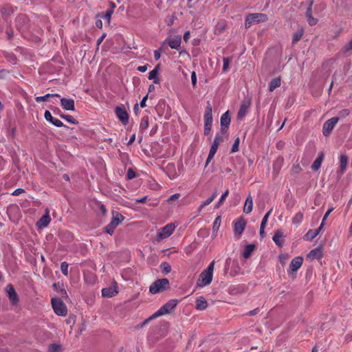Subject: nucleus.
Segmentation results:
<instances>
[{
    "instance_id": "41",
    "label": "nucleus",
    "mask_w": 352,
    "mask_h": 352,
    "mask_svg": "<svg viewBox=\"0 0 352 352\" xmlns=\"http://www.w3.org/2000/svg\"><path fill=\"white\" fill-rule=\"evenodd\" d=\"M229 194V190L227 189L221 195V198L219 199L217 204L216 205V208H219L225 201L226 197H228Z\"/></svg>"
},
{
    "instance_id": "60",
    "label": "nucleus",
    "mask_w": 352,
    "mask_h": 352,
    "mask_svg": "<svg viewBox=\"0 0 352 352\" xmlns=\"http://www.w3.org/2000/svg\"><path fill=\"white\" fill-rule=\"evenodd\" d=\"M148 65H144L142 66H139L137 68V70L140 72H145L148 69Z\"/></svg>"
},
{
    "instance_id": "63",
    "label": "nucleus",
    "mask_w": 352,
    "mask_h": 352,
    "mask_svg": "<svg viewBox=\"0 0 352 352\" xmlns=\"http://www.w3.org/2000/svg\"><path fill=\"white\" fill-rule=\"evenodd\" d=\"M148 99V94H146L144 97H143L142 100H141L140 102V107H146V102Z\"/></svg>"
},
{
    "instance_id": "32",
    "label": "nucleus",
    "mask_w": 352,
    "mask_h": 352,
    "mask_svg": "<svg viewBox=\"0 0 352 352\" xmlns=\"http://www.w3.org/2000/svg\"><path fill=\"white\" fill-rule=\"evenodd\" d=\"M113 10H108L104 13L102 12L100 14H98L97 16L102 17L104 19H106L108 22V23H110L111 15L113 14Z\"/></svg>"
},
{
    "instance_id": "56",
    "label": "nucleus",
    "mask_w": 352,
    "mask_h": 352,
    "mask_svg": "<svg viewBox=\"0 0 352 352\" xmlns=\"http://www.w3.org/2000/svg\"><path fill=\"white\" fill-rule=\"evenodd\" d=\"M6 33L7 34L8 39L11 41L14 36V32L12 28H7Z\"/></svg>"
},
{
    "instance_id": "22",
    "label": "nucleus",
    "mask_w": 352,
    "mask_h": 352,
    "mask_svg": "<svg viewBox=\"0 0 352 352\" xmlns=\"http://www.w3.org/2000/svg\"><path fill=\"white\" fill-rule=\"evenodd\" d=\"M160 65L158 64L155 67V68L151 71L148 74V79L153 80V82L155 84H159L160 83V79L158 78L157 76L159 74V70H160Z\"/></svg>"
},
{
    "instance_id": "38",
    "label": "nucleus",
    "mask_w": 352,
    "mask_h": 352,
    "mask_svg": "<svg viewBox=\"0 0 352 352\" xmlns=\"http://www.w3.org/2000/svg\"><path fill=\"white\" fill-rule=\"evenodd\" d=\"M217 190H214L212 195L210 197H208L204 202L202 203L204 206H206L209 205L210 203H212L217 196Z\"/></svg>"
},
{
    "instance_id": "51",
    "label": "nucleus",
    "mask_w": 352,
    "mask_h": 352,
    "mask_svg": "<svg viewBox=\"0 0 352 352\" xmlns=\"http://www.w3.org/2000/svg\"><path fill=\"white\" fill-rule=\"evenodd\" d=\"M60 348V346L57 344H51L49 346L50 352H58Z\"/></svg>"
},
{
    "instance_id": "54",
    "label": "nucleus",
    "mask_w": 352,
    "mask_h": 352,
    "mask_svg": "<svg viewBox=\"0 0 352 352\" xmlns=\"http://www.w3.org/2000/svg\"><path fill=\"white\" fill-rule=\"evenodd\" d=\"M51 123L57 127H67L60 120L56 118H54Z\"/></svg>"
},
{
    "instance_id": "47",
    "label": "nucleus",
    "mask_w": 352,
    "mask_h": 352,
    "mask_svg": "<svg viewBox=\"0 0 352 352\" xmlns=\"http://www.w3.org/2000/svg\"><path fill=\"white\" fill-rule=\"evenodd\" d=\"M273 209L271 208L263 217V219H262V221H261V226H263V227H265L266 226V223L267 222V219L269 218V216L270 215V214L272 213Z\"/></svg>"
},
{
    "instance_id": "2",
    "label": "nucleus",
    "mask_w": 352,
    "mask_h": 352,
    "mask_svg": "<svg viewBox=\"0 0 352 352\" xmlns=\"http://www.w3.org/2000/svg\"><path fill=\"white\" fill-rule=\"evenodd\" d=\"M169 287L170 283L167 278L157 279L151 285L149 292L153 294H155L165 291L169 289Z\"/></svg>"
},
{
    "instance_id": "40",
    "label": "nucleus",
    "mask_w": 352,
    "mask_h": 352,
    "mask_svg": "<svg viewBox=\"0 0 352 352\" xmlns=\"http://www.w3.org/2000/svg\"><path fill=\"white\" fill-rule=\"evenodd\" d=\"M221 218L220 216H218L214 223H213V227H212V230H213V232H215V231H217L220 227V225H221Z\"/></svg>"
},
{
    "instance_id": "43",
    "label": "nucleus",
    "mask_w": 352,
    "mask_h": 352,
    "mask_svg": "<svg viewBox=\"0 0 352 352\" xmlns=\"http://www.w3.org/2000/svg\"><path fill=\"white\" fill-rule=\"evenodd\" d=\"M60 270H61V272L62 273L67 276H68V264L67 262L64 261V262H62L61 264H60Z\"/></svg>"
},
{
    "instance_id": "24",
    "label": "nucleus",
    "mask_w": 352,
    "mask_h": 352,
    "mask_svg": "<svg viewBox=\"0 0 352 352\" xmlns=\"http://www.w3.org/2000/svg\"><path fill=\"white\" fill-rule=\"evenodd\" d=\"M253 208V199L250 195L246 198L245 205L243 207V212L246 214H249L252 211Z\"/></svg>"
},
{
    "instance_id": "53",
    "label": "nucleus",
    "mask_w": 352,
    "mask_h": 352,
    "mask_svg": "<svg viewBox=\"0 0 352 352\" xmlns=\"http://www.w3.org/2000/svg\"><path fill=\"white\" fill-rule=\"evenodd\" d=\"M136 177V173L132 168H129L126 173V177L128 179H132Z\"/></svg>"
},
{
    "instance_id": "44",
    "label": "nucleus",
    "mask_w": 352,
    "mask_h": 352,
    "mask_svg": "<svg viewBox=\"0 0 352 352\" xmlns=\"http://www.w3.org/2000/svg\"><path fill=\"white\" fill-rule=\"evenodd\" d=\"M230 58L229 57H223V71L224 72H227L228 71V66H229V64L230 63Z\"/></svg>"
},
{
    "instance_id": "37",
    "label": "nucleus",
    "mask_w": 352,
    "mask_h": 352,
    "mask_svg": "<svg viewBox=\"0 0 352 352\" xmlns=\"http://www.w3.org/2000/svg\"><path fill=\"white\" fill-rule=\"evenodd\" d=\"M303 219V214L301 212H299L296 214L292 219V223L294 224H299Z\"/></svg>"
},
{
    "instance_id": "3",
    "label": "nucleus",
    "mask_w": 352,
    "mask_h": 352,
    "mask_svg": "<svg viewBox=\"0 0 352 352\" xmlns=\"http://www.w3.org/2000/svg\"><path fill=\"white\" fill-rule=\"evenodd\" d=\"M267 20V16L262 13L249 14L245 21V28H249L253 23L265 22Z\"/></svg>"
},
{
    "instance_id": "21",
    "label": "nucleus",
    "mask_w": 352,
    "mask_h": 352,
    "mask_svg": "<svg viewBox=\"0 0 352 352\" xmlns=\"http://www.w3.org/2000/svg\"><path fill=\"white\" fill-rule=\"evenodd\" d=\"M124 217L116 211H113V217L111 221V223L114 226L117 227L123 220Z\"/></svg>"
},
{
    "instance_id": "10",
    "label": "nucleus",
    "mask_w": 352,
    "mask_h": 352,
    "mask_svg": "<svg viewBox=\"0 0 352 352\" xmlns=\"http://www.w3.org/2000/svg\"><path fill=\"white\" fill-rule=\"evenodd\" d=\"M175 226L173 223H169L165 226L162 231L159 232L157 235V240H162L166 238H168L170 236L174 231Z\"/></svg>"
},
{
    "instance_id": "4",
    "label": "nucleus",
    "mask_w": 352,
    "mask_h": 352,
    "mask_svg": "<svg viewBox=\"0 0 352 352\" xmlns=\"http://www.w3.org/2000/svg\"><path fill=\"white\" fill-rule=\"evenodd\" d=\"M178 303L177 299H172L161 307L155 314L154 317H160L170 314L175 308Z\"/></svg>"
},
{
    "instance_id": "31",
    "label": "nucleus",
    "mask_w": 352,
    "mask_h": 352,
    "mask_svg": "<svg viewBox=\"0 0 352 352\" xmlns=\"http://www.w3.org/2000/svg\"><path fill=\"white\" fill-rule=\"evenodd\" d=\"M348 163V157L346 155H340V173H343L345 171Z\"/></svg>"
},
{
    "instance_id": "12",
    "label": "nucleus",
    "mask_w": 352,
    "mask_h": 352,
    "mask_svg": "<svg viewBox=\"0 0 352 352\" xmlns=\"http://www.w3.org/2000/svg\"><path fill=\"white\" fill-rule=\"evenodd\" d=\"M6 292L8 293V296L9 299L12 305H16L19 302V296L14 288V287L9 284L6 286Z\"/></svg>"
},
{
    "instance_id": "57",
    "label": "nucleus",
    "mask_w": 352,
    "mask_h": 352,
    "mask_svg": "<svg viewBox=\"0 0 352 352\" xmlns=\"http://www.w3.org/2000/svg\"><path fill=\"white\" fill-rule=\"evenodd\" d=\"M215 152H212L210 150L208 156L207 157L206 162V166L210 163V162L212 160L215 155Z\"/></svg>"
},
{
    "instance_id": "33",
    "label": "nucleus",
    "mask_w": 352,
    "mask_h": 352,
    "mask_svg": "<svg viewBox=\"0 0 352 352\" xmlns=\"http://www.w3.org/2000/svg\"><path fill=\"white\" fill-rule=\"evenodd\" d=\"M50 97H60V95L58 94H47L43 96H38L35 98V100L37 102H41L43 101L47 100V99Z\"/></svg>"
},
{
    "instance_id": "48",
    "label": "nucleus",
    "mask_w": 352,
    "mask_h": 352,
    "mask_svg": "<svg viewBox=\"0 0 352 352\" xmlns=\"http://www.w3.org/2000/svg\"><path fill=\"white\" fill-rule=\"evenodd\" d=\"M16 21L17 23H26L28 22V17L24 14H20L16 17Z\"/></svg>"
},
{
    "instance_id": "26",
    "label": "nucleus",
    "mask_w": 352,
    "mask_h": 352,
    "mask_svg": "<svg viewBox=\"0 0 352 352\" xmlns=\"http://www.w3.org/2000/svg\"><path fill=\"white\" fill-rule=\"evenodd\" d=\"M250 107L249 103L243 102L240 106L239 110L237 113V118L242 119L247 113L248 108Z\"/></svg>"
},
{
    "instance_id": "23",
    "label": "nucleus",
    "mask_w": 352,
    "mask_h": 352,
    "mask_svg": "<svg viewBox=\"0 0 352 352\" xmlns=\"http://www.w3.org/2000/svg\"><path fill=\"white\" fill-rule=\"evenodd\" d=\"M323 160H324V153L320 152L318 154V156L317 157V158L314 160V163L312 164L311 169L314 171L318 170L321 166V164H322Z\"/></svg>"
},
{
    "instance_id": "62",
    "label": "nucleus",
    "mask_w": 352,
    "mask_h": 352,
    "mask_svg": "<svg viewBox=\"0 0 352 352\" xmlns=\"http://www.w3.org/2000/svg\"><path fill=\"white\" fill-rule=\"evenodd\" d=\"M258 311H259V309L256 308L254 310L249 311L247 314L250 316H255L256 314H257L258 313Z\"/></svg>"
},
{
    "instance_id": "27",
    "label": "nucleus",
    "mask_w": 352,
    "mask_h": 352,
    "mask_svg": "<svg viewBox=\"0 0 352 352\" xmlns=\"http://www.w3.org/2000/svg\"><path fill=\"white\" fill-rule=\"evenodd\" d=\"M208 307V302L203 296H199L196 300L195 307L197 310H204Z\"/></svg>"
},
{
    "instance_id": "55",
    "label": "nucleus",
    "mask_w": 352,
    "mask_h": 352,
    "mask_svg": "<svg viewBox=\"0 0 352 352\" xmlns=\"http://www.w3.org/2000/svg\"><path fill=\"white\" fill-rule=\"evenodd\" d=\"M334 210V208L333 207H331L329 208L327 211L326 212V213L324 214L323 218H322V223H324V222L325 221L327 220V217H329V215L331 214V212Z\"/></svg>"
},
{
    "instance_id": "6",
    "label": "nucleus",
    "mask_w": 352,
    "mask_h": 352,
    "mask_svg": "<svg viewBox=\"0 0 352 352\" xmlns=\"http://www.w3.org/2000/svg\"><path fill=\"white\" fill-rule=\"evenodd\" d=\"M302 262L303 258L302 256H297L292 260L287 272L293 276V278L296 277L294 274L301 267Z\"/></svg>"
},
{
    "instance_id": "50",
    "label": "nucleus",
    "mask_w": 352,
    "mask_h": 352,
    "mask_svg": "<svg viewBox=\"0 0 352 352\" xmlns=\"http://www.w3.org/2000/svg\"><path fill=\"white\" fill-rule=\"evenodd\" d=\"M63 119L71 124H77L78 123V122L70 115H66L65 117H63Z\"/></svg>"
},
{
    "instance_id": "11",
    "label": "nucleus",
    "mask_w": 352,
    "mask_h": 352,
    "mask_svg": "<svg viewBox=\"0 0 352 352\" xmlns=\"http://www.w3.org/2000/svg\"><path fill=\"white\" fill-rule=\"evenodd\" d=\"M118 293V286L116 281H113L112 285L102 289V295L103 297L111 298Z\"/></svg>"
},
{
    "instance_id": "16",
    "label": "nucleus",
    "mask_w": 352,
    "mask_h": 352,
    "mask_svg": "<svg viewBox=\"0 0 352 352\" xmlns=\"http://www.w3.org/2000/svg\"><path fill=\"white\" fill-rule=\"evenodd\" d=\"M61 107L67 111H74L75 109L74 100L72 98H63L60 99Z\"/></svg>"
},
{
    "instance_id": "5",
    "label": "nucleus",
    "mask_w": 352,
    "mask_h": 352,
    "mask_svg": "<svg viewBox=\"0 0 352 352\" xmlns=\"http://www.w3.org/2000/svg\"><path fill=\"white\" fill-rule=\"evenodd\" d=\"M51 302L54 312L58 316H65L67 315V309L62 300L58 298H53Z\"/></svg>"
},
{
    "instance_id": "15",
    "label": "nucleus",
    "mask_w": 352,
    "mask_h": 352,
    "mask_svg": "<svg viewBox=\"0 0 352 352\" xmlns=\"http://www.w3.org/2000/svg\"><path fill=\"white\" fill-rule=\"evenodd\" d=\"M182 37L180 36H177L175 38H167L165 40L164 43H166L172 49H175L179 50L181 47Z\"/></svg>"
},
{
    "instance_id": "17",
    "label": "nucleus",
    "mask_w": 352,
    "mask_h": 352,
    "mask_svg": "<svg viewBox=\"0 0 352 352\" xmlns=\"http://www.w3.org/2000/svg\"><path fill=\"white\" fill-rule=\"evenodd\" d=\"M324 223H320V226L318 229L309 230L304 236V239L307 241H312L323 229Z\"/></svg>"
},
{
    "instance_id": "36",
    "label": "nucleus",
    "mask_w": 352,
    "mask_h": 352,
    "mask_svg": "<svg viewBox=\"0 0 352 352\" xmlns=\"http://www.w3.org/2000/svg\"><path fill=\"white\" fill-rule=\"evenodd\" d=\"M160 269L162 270V272L164 274H168L171 271V266L170 264L167 262H163L160 265Z\"/></svg>"
},
{
    "instance_id": "52",
    "label": "nucleus",
    "mask_w": 352,
    "mask_h": 352,
    "mask_svg": "<svg viewBox=\"0 0 352 352\" xmlns=\"http://www.w3.org/2000/svg\"><path fill=\"white\" fill-rule=\"evenodd\" d=\"M44 117L45 118V120L49 122H52L53 121V120L54 119V118L52 116L51 113L50 111L48 110H46L45 111V113H44Z\"/></svg>"
},
{
    "instance_id": "13",
    "label": "nucleus",
    "mask_w": 352,
    "mask_h": 352,
    "mask_svg": "<svg viewBox=\"0 0 352 352\" xmlns=\"http://www.w3.org/2000/svg\"><path fill=\"white\" fill-rule=\"evenodd\" d=\"M313 3H314V0L311 1L309 3V6L307 9V11L305 12V16H306V18L307 19V22L308 23L311 25V26H314L315 25L317 24L318 23V19L313 17L312 16V6H313Z\"/></svg>"
},
{
    "instance_id": "34",
    "label": "nucleus",
    "mask_w": 352,
    "mask_h": 352,
    "mask_svg": "<svg viewBox=\"0 0 352 352\" xmlns=\"http://www.w3.org/2000/svg\"><path fill=\"white\" fill-rule=\"evenodd\" d=\"M304 31L302 29L298 30L297 32H295L292 37V43H295L300 41L303 35Z\"/></svg>"
},
{
    "instance_id": "7",
    "label": "nucleus",
    "mask_w": 352,
    "mask_h": 352,
    "mask_svg": "<svg viewBox=\"0 0 352 352\" xmlns=\"http://www.w3.org/2000/svg\"><path fill=\"white\" fill-rule=\"evenodd\" d=\"M338 120L339 118H331L324 123L322 127V133L324 136L327 137L331 133Z\"/></svg>"
},
{
    "instance_id": "42",
    "label": "nucleus",
    "mask_w": 352,
    "mask_h": 352,
    "mask_svg": "<svg viewBox=\"0 0 352 352\" xmlns=\"http://www.w3.org/2000/svg\"><path fill=\"white\" fill-rule=\"evenodd\" d=\"M239 143H240V139L238 137L234 140V144H233L232 149H231V153H236L237 151H239Z\"/></svg>"
},
{
    "instance_id": "30",
    "label": "nucleus",
    "mask_w": 352,
    "mask_h": 352,
    "mask_svg": "<svg viewBox=\"0 0 352 352\" xmlns=\"http://www.w3.org/2000/svg\"><path fill=\"white\" fill-rule=\"evenodd\" d=\"M283 234L280 230H277L275 232L274 235L272 238L274 242L278 246L282 247L283 244V241L280 240L283 238Z\"/></svg>"
},
{
    "instance_id": "64",
    "label": "nucleus",
    "mask_w": 352,
    "mask_h": 352,
    "mask_svg": "<svg viewBox=\"0 0 352 352\" xmlns=\"http://www.w3.org/2000/svg\"><path fill=\"white\" fill-rule=\"evenodd\" d=\"M349 50H352V39L350 40L349 43L344 47L345 52H348Z\"/></svg>"
},
{
    "instance_id": "25",
    "label": "nucleus",
    "mask_w": 352,
    "mask_h": 352,
    "mask_svg": "<svg viewBox=\"0 0 352 352\" xmlns=\"http://www.w3.org/2000/svg\"><path fill=\"white\" fill-rule=\"evenodd\" d=\"M223 140V137L221 134L217 133L214 138V140L211 145L210 151L217 153L218 147L221 142Z\"/></svg>"
},
{
    "instance_id": "46",
    "label": "nucleus",
    "mask_w": 352,
    "mask_h": 352,
    "mask_svg": "<svg viewBox=\"0 0 352 352\" xmlns=\"http://www.w3.org/2000/svg\"><path fill=\"white\" fill-rule=\"evenodd\" d=\"M212 123H206L204 122V134L206 136H208L211 131Z\"/></svg>"
},
{
    "instance_id": "45",
    "label": "nucleus",
    "mask_w": 352,
    "mask_h": 352,
    "mask_svg": "<svg viewBox=\"0 0 352 352\" xmlns=\"http://www.w3.org/2000/svg\"><path fill=\"white\" fill-rule=\"evenodd\" d=\"M157 317H154V314L150 316L149 318H148L147 319L144 320L142 323L138 324L136 327H135V329H139V328H142L144 326H145L146 324H148L151 320L154 319V318H156Z\"/></svg>"
},
{
    "instance_id": "9",
    "label": "nucleus",
    "mask_w": 352,
    "mask_h": 352,
    "mask_svg": "<svg viewBox=\"0 0 352 352\" xmlns=\"http://www.w3.org/2000/svg\"><path fill=\"white\" fill-rule=\"evenodd\" d=\"M115 113L119 120L124 124L126 125L129 122V114L123 107H116L115 109Z\"/></svg>"
},
{
    "instance_id": "49",
    "label": "nucleus",
    "mask_w": 352,
    "mask_h": 352,
    "mask_svg": "<svg viewBox=\"0 0 352 352\" xmlns=\"http://www.w3.org/2000/svg\"><path fill=\"white\" fill-rule=\"evenodd\" d=\"M350 113V111L348 109H344L339 111L338 117L340 118H344L346 117Z\"/></svg>"
},
{
    "instance_id": "61",
    "label": "nucleus",
    "mask_w": 352,
    "mask_h": 352,
    "mask_svg": "<svg viewBox=\"0 0 352 352\" xmlns=\"http://www.w3.org/2000/svg\"><path fill=\"white\" fill-rule=\"evenodd\" d=\"M106 36H107L106 33H103L102 35L98 38L97 42H96L98 46H99L102 43V42L103 41V40L104 39Z\"/></svg>"
},
{
    "instance_id": "18",
    "label": "nucleus",
    "mask_w": 352,
    "mask_h": 352,
    "mask_svg": "<svg viewBox=\"0 0 352 352\" xmlns=\"http://www.w3.org/2000/svg\"><path fill=\"white\" fill-rule=\"evenodd\" d=\"M204 122L206 123H212L213 122L212 109L210 101L207 102V106L204 116Z\"/></svg>"
},
{
    "instance_id": "59",
    "label": "nucleus",
    "mask_w": 352,
    "mask_h": 352,
    "mask_svg": "<svg viewBox=\"0 0 352 352\" xmlns=\"http://www.w3.org/2000/svg\"><path fill=\"white\" fill-rule=\"evenodd\" d=\"M24 192H25L24 189L19 188L14 190L13 191V192L12 193V195L14 196H18Z\"/></svg>"
},
{
    "instance_id": "20",
    "label": "nucleus",
    "mask_w": 352,
    "mask_h": 352,
    "mask_svg": "<svg viewBox=\"0 0 352 352\" xmlns=\"http://www.w3.org/2000/svg\"><path fill=\"white\" fill-rule=\"evenodd\" d=\"M322 249L321 247H318L309 252L307 255V258L313 260L315 258H320L322 257Z\"/></svg>"
},
{
    "instance_id": "19",
    "label": "nucleus",
    "mask_w": 352,
    "mask_h": 352,
    "mask_svg": "<svg viewBox=\"0 0 352 352\" xmlns=\"http://www.w3.org/2000/svg\"><path fill=\"white\" fill-rule=\"evenodd\" d=\"M50 220H51V219L50 217V215H49L48 212H47L45 213V214L43 215L41 217V218L37 221L36 226L38 228H43L47 227L48 226V224L50 223Z\"/></svg>"
},
{
    "instance_id": "58",
    "label": "nucleus",
    "mask_w": 352,
    "mask_h": 352,
    "mask_svg": "<svg viewBox=\"0 0 352 352\" xmlns=\"http://www.w3.org/2000/svg\"><path fill=\"white\" fill-rule=\"evenodd\" d=\"M191 81L193 87H195L197 85V75L195 72L191 73Z\"/></svg>"
},
{
    "instance_id": "28",
    "label": "nucleus",
    "mask_w": 352,
    "mask_h": 352,
    "mask_svg": "<svg viewBox=\"0 0 352 352\" xmlns=\"http://www.w3.org/2000/svg\"><path fill=\"white\" fill-rule=\"evenodd\" d=\"M280 76L273 78L269 84V91H274L276 88L280 86Z\"/></svg>"
},
{
    "instance_id": "39",
    "label": "nucleus",
    "mask_w": 352,
    "mask_h": 352,
    "mask_svg": "<svg viewBox=\"0 0 352 352\" xmlns=\"http://www.w3.org/2000/svg\"><path fill=\"white\" fill-rule=\"evenodd\" d=\"M116 227H114L111 223L107 224L104 228V230L106 233L112 235Z\"/></svg>"
},
{
    "instance_id": "35",
    "label": "nucleus",
    "mask_w": 352,
    "mask_h": 352,
    "mask_svg": "<svg viewBox=\"0 0 352 352\" xmlns=\"http://www.w3.org/2000/svg\"><path fill=\"white\" fill-rule=\"evenodd\" d=\"M148 126V117L144 116L140 122V131H144Z\"/></svg>"
},
{
    "instance_id": "8",
    "label": "nucleus",
    "mask_w": 352,
    "mask_h": 352,
    "mask_svg": "<svg viewBox=\"0 0 352 352\" xmlns=\"http://www.w3.org/2000/svg\"><path fill=\"white\" fill-rule=\"evenodd\" d=\"M231 122V116L229 111H226L221 117L220 125L222 133L227 132Z\"/></svg>"
},
{
    "instance_id": "14",
    "label": "nucleus",
    "mask_w": 352,
    "mask_h": 352,
    "mask_svg": "<svg viewBox=\"0 0 352 352\" xmlns=\"http://www.w3.org/2000/svg\"><path fill=\"white\" fill-rule=\"evenodd\" d=\"M246 221L243 219H239L234 225V232L235 235H241L244 231Z\"/></svg>"
},
{
    "instance_id": "29",
    "label": "nucleus",
    "mask_w": 352,
    "mask_h": 352,
    "mask_svg": "<svg viewBox=\"0 0 352 352\" xmlns=\"http://www.w3.org/2000/svg\"><path fill=\"white\" fill-rule=\"evenodd\" d=\"M256 248V245L254 244H249L245 246L244 251H243V256L245 258H248L250 257L252 253Z\"/></svg>"
},
{
    "instance_id": "1",
    "label": "nucleus",
    "mask_w": 352,
    "mask_h": 352,
    "mask_svg": "<svg viewBox=\"0 0 352 352\" xmlns=\"http://www.w3.org/2000/svg\"><path fill=\"white\" fill-rule=\"evenodd\" d=\"M214 267V261H212L208 267L199 274L197 281V287H203L211 283L213 278Z\"/></svg>"
}]
</instances>
